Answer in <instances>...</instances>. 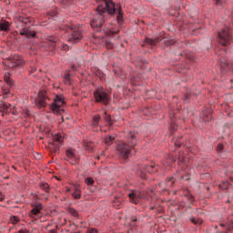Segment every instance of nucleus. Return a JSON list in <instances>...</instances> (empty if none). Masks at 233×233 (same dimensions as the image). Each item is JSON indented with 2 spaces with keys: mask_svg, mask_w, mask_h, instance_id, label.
Here are the masks:
<instances>
[{
  "mask_svg": "<svg viewBox=\"0 0 233 233\" xmlns=\"http://www.w3.org/2000/svg\"><path fill=\"white\" fill-rule=\"evenodd\" d=\"M66 192H70V188H67V189H66Z\"/></svg>",
  "mask_w": 233,
  "mask_h": 233,
  "instance_id": "603ef678",
  "label": "nucleus"
},
{
  "mask_svg": "<svg viewBox=\"0 0 233 233\" xmlns=\"http://www.w3.org/2000/svg\"><path fill=\"white\" fill-rule=\"evenodd\" d=\"M84 147L88 152H92L94 150V143L92 142H85Z\"/></svg>",
  "mask_w": 233,
  "mask_h": 233,
  "instance_id": "4be33fe9",
  "label": "nucleus"
},
{
  "mask_svg": "<svg viewBox=\"0 0 233 233\" xmlns=\"http://www.w3.org/2000/svg\"><path fill=\"white\" fill-rule=\"evenodd\" d=\"M10 30V24L6 20H2L0 22V31L1 32H8Z\"/></svg>",
  "mask_w": 233,
  "mask_h": 233,
  "instance_id": "2eb2a0df",
  "label": "nucleus"
},
{
  "mask_svg": "<svg viewBox=\"0 0 233 233\" xmlns=\"http://www.w3.org/2000/svg\"><path fill=\"white\" fill-rule=\"evenodd\" d=\"M106 116H105V121H106V123H110L112 121V116H110V115H106Z\"/></svg>",
  "mask_w": 233,
  "mask_h": 233,
  "instance_id": "72a5a7b5",
  "label": "nucleus"
},
{
  "mask_svg": "<svg viewBox=\"0 0 233 233\" xmlns=\"http://www.w3.org/2000/svg\"><path fill=\"white\" fill-rule=\"evenodd\" d=\"M228 228H229V229H230V228H233V221H231V222L229 223Z\"/></svg>",
  "mask_w": 233,
  "mask_h": 233,
  "instance_id": "49530a36",
  "label": "nucleus"
},
{
  "mask_svg": "<svg viewBox=\"0 0 233 233\" xmlns=\"http://www.w3.org/2000/svg\"><path fill=\"white\" fill-rule=\"evenodd\" d=\"M101 121V115H95L91 121L93 128H97L99 127V122Z\"/></svg>",
  "mask_w": 233,
  "mask_h": 233,
  "instance_id": "f3484780",
  "label": "nucleus"
},
{
  "mask_svg": "<svg viewBox=\"0 0 233 233\" xmlns=\"http://www.w3.org/2000/svg\"><path fill=\"white\" fill-rule=\"evenodd\" d=\"M182 179H185L186 181H188L190 178L188 177H183L182 176Z\"/></svg>",
  "mask_w": 233,
  "mask_h": 233,
  "instance_id": "a18cd8bd",
  "label": "nucleus"
},
{
  "mask_svg": "<svg viewBox=\"0 0 233 233\" xmlns=\"http://www.w3.org/2000/svg\"><path fill=\"white\" fill-rule=\"evenodd\" d=\"M95 103H101V105H108L110 103V94L103 87H98L94 91Z\"/></svg>",
  "mask_w": 233,
  "mask_h": 233,
  "instance_id": "7ed1b4c3",
  "label": "nucleus"
},
{
  "mask_svg": "<svg viewBox=\"0 0 233 233\" xmlns=\"http://www.w3.org/2000/svg\"><path fill=\"white\" fill-rule=\"evenodd\" d=\"M6 1H8V0H5V3H6Z\"/></svg>",
  "mask_w": 233,
  "mask_h": 233,
  "instance_id": "4d7b16f0",
  "label": "nucleus"
},
{
  "mask_svg": "<svg viewBox=\"0 0 233 233\" xmlns=\"http://www.w3.org/2000/svg\"><path fill=\"white\" fill-rule=\"evenodd\" d=\"M127 138L129 145L122 142L116 147V155L120 157L121 159H128V157L134 156V152H136V145H137V132H128Z\"/></svg>",
  "mask_w": 233,
  "mask_h": 233,
  "instance_id": "f03ea898",
  "label": "nucleus"
},
{
  "mask_svg": "<svg viewBox=\"0 0 233 233\" xmlns=\"http://www.w3.org/2000/svg\"><path fill=\"white\" fill-rule=\"evenodd\" d=\"M49 42H50L52 48H56V46H57V38H56L54 36H50Z\"/></svg>",
  "mask_w": 233,
  "mask_h": 233,
  "instance_id": "cd10ccee",
  "label": "nucleus"
},
{
  "mask_svg": "<svg viewBox=\"0 0 233 233\" xmlns=\"http://www.w3.org/2000/svg\"><path fill=\"white\" fill-rule=\"evenodd\" d=\"M177 159H178L179 163H183V158H181V157H178Z\"/></svg>",
  "mask_w": 233,
  "mask_h": 233,
  "instance_id": "09e8293b",
  "label": "nucleus"
},
{
  "mask_svg": "<svg viewBox=\"0 0 233 233\" xmlns=\"http://www.w3.org/2000/svg\"><path fill=\"white\" fill-rule=\"evenodd\" d=\"M5 200V195H3V193H0V201H4Z\"/></svg>",
  "mask_w": 233,
  "mask_h": 233,
  "instance_id": "79ce46f5",
  "label": "nucleus"
},
{
  "mask_svg": "<svg viewBox=\"0 0 233 233\" xmlns=\"http://www.w3.org/2000/svg\"><path fill=\"white\" fill-rule=\"evenodd\" d=\"M73 70H76V66H72Z\"/></svg>",
  "mask_w": 233,
  "mask_h": 233,
  "instance_id": "3c124183",
  "label": "nucleus"
},
{
  "mask_svg": "<svg viewBox=\"0 0 233 233\" xmlns=\"http://www.w3.org/2000/svg\"><path fill=\"white\" fill-rule=\"evenodd\" d=\"M109 32L111 35H116V34H119V30H116V31L110 30Z\"/></svg>",
  "mask_w": 233,
  "mask_h": 233,
  "instance_id": "ea45409f",
  "label": "nucleus"
},
{
  "mask_svg": "<svg viewBox=\"0 0 233 233\" xmlns=\"http://www.w3.org/2000/svg\"><path fill=\"white\" fill-rule=\"evenodd\" d=\"M65 79L66 81H70V75H66Z\"/></svg>",
  "mask_w": 233,
  "mask_h": 233,
  "instance_id": "37998d69",
  "label": "nucleus"
},
{
  "mask_svg": "<svg viewBox=\"0 0 233 233\" xmlns=\"http://www.w3.org/2000/svg\"><path fill=\"white\" fill-rule=\"evenodd\" d=\"M32 207H33V208L29 212L28 216L32 219H35V221H37L39 219V218H41V216H43L41 214V211L43 210V204H41L40 202H35V203L32 204Z\"/></svg>",
  "mask_w": 233,
  "mask_h": 233,
  "instance_id": "423d86ee",
  "label": "nucleus"
},
{
  "mask_svg": "<svg viewBox=\"0 0 233 233\" xmlns=\"http://www.w3.org/2000/svg\"><path fill=\"white\" fill-rule=\"evenodd\" d=\"M116 15L118 25H123L125 18L121 5L115 4L113 0H101L91 21L92 28H101L110 15Z\"/></svg>",
  "mask_w": 233,
  "mask_h": 233,
  "instance_id": "f257e3e1",
  "label": "nucleus"
},
{
  "mask_svg": "<svg viewBox=\"0 0 233 233\" xmlns=\"http://www.w3.org/2000/svg\"><path fill=\"white\" fill-rule=\"evenodd\" d=\"M128 198L130 203L138 205L139 201H141V191L134 189L128 194Z\"/></svg>",
  "mask_w": 233,
  "mask_h": 233,
  "instance_id": "1a4fd4ad",
  "label": "nucleus"
},
{
  "mask_svg": "<svg viewBox=\"0 0 233 233\" xmlns=\"http://www.w3.org/2000/svg\"><path fill=\"white\" fill-rule=\"evenodd\" d=\"M60 48H61V50H68L70 48V46H68V45H66V44H62L60 46Z\"/></svg>",
  "mask_w": 233,
  "mask_h": 233,
  "instance_id": "f704fd0d",
  "label": "nucleus"
},
{
  "mask_svg": "<svg viewBox=\"0 0 233 233\" xmlns=\"http://www.w3.org/2000/svg\"><path fill=\"white\" fill-rule=\"evenodd\" d=\"M39 187L41 190H44L46 194H50V185H48V183L40 182Z\"/></svg>",
  "mask_w": 233,
  "mask_h": 233,
  "instance_id": "aec40b11",
  "label": "nucleus"
},
{
  "mask_svg": "<svg viewBox=\"0 0 233 233\" xmlns=\"http://www.w3.org/2000/svg\"><path fill=\"white\" fill-rule=\"evenodd\" d=\"M114 137L112 136H106L104 139L106 145H107V147H110V145H112V143H114Z\"/></svg>",
  "mask_w": 233,
  "mask_h": 233,
  "instance_id": "b1692460",
  "label": "nucleus"
},
{
  "mask_svg": "<svg viewBox=\"0 0 233 233\" xmlns=\"http://www.w3.org/2000/svg\"><path fill=\"white\" fill-rule=\"evenodd\" d=\"M217 152L218 154H221V152H223V144H218V146L217 147Z\"/></svg>",
  "mask_w": 233,
  "mask_h": 233,
  "instance_id": "473e14b6",
  "label": "nucleus"
},
{
  "mask_svg": "<svg viewBox=\"0 0 233 233\" xmlns=\"http://www.w3.org/2000/svg\"><path fill=\"white\" fill-rule=\"evenodd\" d=\"M18 233H30V231L26 230V229H20L18 231Z\"/></svg>",
  "mask_w": 233,
  "mask_h": 233,
  "instance_id": "a19ab883",
  "label": "nucleus"
},
{
  "mask_svg": "<svg viewBox=\"0 0 233 233\" xmlns=\"http://www.w3.org/2000/svg\"><path fill=\"white\" fill-rule=\"evenodd\" d=\"M72 196L74 199H81V189H79V187H76Z\"/></svg>",
  "mask_w": 233,
  "mask_h": 233,
  "instance_id": "412c9836",
  "label": "nucleus"
},
{
  "mask_svg": "<svg viewBox=\"0 0 233 233\" xmlns=\"http://www.w3.org/2000/svg\"><path fill=\"white\" fill-rule=\"evenodd\" d=\"M175 162H176V158H174V157L172 156H169L167 161L164 163V167H170V165H172V163H175Z\"/></svg>",
  "mask_w": 233,
  "mask_h": 233,
  "instance_id": "393cba45",
  "label": "nucleus"
},
{
  "mask_svg": "<svg viewBox=\"0 0 233 233\" xmlns=\"http://www.w3.org/2000/svg\"><path fill=\"white\" fill-rule=\"evenodd\" d=\"M69 213L74 216V218H79V212L74 208L69 209Z\"/></svg>",
  "mask_w": 233,
  "mask_h": 233,
  "instance_id": "c756f323",
  "label": "nucleus"
},
{
  "mask_svg": "<svg viewBox=\"0 0 233 233\" xmlns=\"http://www.w3.org/2000/svg\"><path fill=\"white\" fill-rule=\"evenodd\" d=\"M63 141V136L59 133L53 135V143L50 144V148L55 154L59 152V144Z\"/></svg>",
  "mask_w": 233,
  "mask_h": 233,
  "instance_id": "6e6552de",
  "label": "nucleus"
},
{
  "mask_svg": "<svg viewBox=\"0 0 233 233\" xmlns=\"http://www.w3.org/2000/svg\"><path fill=\"white\" fill-rule=\"evenodd\" d=\"M184 201H188L189 207L194 203V196L187 194L183 197Z\"/></svg>",
  "mask_w": 233,
  "mask_h": 233,
  "instance_id": "5701e85b",
  "label": "nucleus"
},
{
  "mask_svg": "<svg viewBox=\"0 0 233 233\" xmlns=\"http://www.w3.org/2000/svg\"><path fill=\"white\" fill-rule=\"evenodd\" d=\"M220 226L225 227V225H224V224H220Z\"/></svg>",
  "mask_w": 233,
  "mask_h": 233,
  "instance_id": "864d4df0",
  "label": "nucleus"
},
{
  "mask_svg": "<svg viewBox=\"0 0 233 233\" xmlns=\"http://www.w3.org/2000/svg\"><path fill=\"white\" fill-rule=\"evenodd\" d=\"M48 101H50V98L47 97L46 93L41 91L38 94V97L35 99V105L37 108H46V105H48Z\"/></svg>",
  "mask_w": 233,
  "mask_h": 233,
  "instance_id": "0eeeda50",
  "label": "nucleus"
},
{
  "mask_svg": "<svg viewBox=\"0 0 233 233\" xmlns=\"http://www.w3.org/2000/svg\"><path fill=\"white\" fill-rule=\"evenodd\" d=\"M218 42L221 45V46H228V45L232 43V35H230L228 27H226L222 31L218 32Z\"/></svg>",
  "mask_w": 233,
  "mask_h": 233,
  "instance_id": "20e7f679",
  "label": "nucleus"
},
{
  "mask_svg": "<svg viewBox=\"0 0 233 233\" xmlns=\"http://www.w3.org/2000/svg\"><path fill=\"white\" fill-rule=\"evenodd\" d=\"M62 121H64V118H63V116H62Z\"/></svg>",
  "mask_w": 233,
  "mask_h": 233,
  "instance_id": "6e6d98bb",
  "label": "nucleus"
},
{
  "mask_svg": "<svg viewBox=\"0 0 233 233\" xmlns=\"http://www.w3.org/2000/svg\"><path fill=\"white\" fill-rule=\"evenodd\" d=\"M66 160L71 163V165H76L77 162V157H76V153L74 152V149H67L66 151Z\"/></svg>",
  "mask_w": 233,
  "mask_h": 233,
  "instance_id": "9b49d317",
  "label": "nucleus"
},
{
  "mask_svg": "<svg viewBox=\"0 0 233 233\" xmlns=\"http://www.w3.org/2000/svg\"><path fill=\"white\" fill-rule=\"evenodd\" d=\"M182 145H183V142L178 141L177 139L175 140V146H176V147H181Z\"/></svg>",
  "mask_w": 233,
  "mask_h": 233,
  "instance_id": "58836bf2",
  "label": "nucleus"
},
{
  "mask_svg": "<svg viewBox=\"0 0 233 233\" xmlns=\"http://www.w3.org/2000/svg\"><path fill=\"white\" fill-rule=\"evenodd\" d=\"M23 65H25V60H23V57H21L20 56H14L11 66H23Z\"/></svg>",
  "mask_w": 233,
  "mask_h": 233,
  "instance_id": "f8f14e48",
  "label": "nucleus"
},
{
  "mask_svg": "<svg viewBox=\"0 0 233 233\" xmlns=\"http://www.w3.org/2000/svg\"><path fill=\"white\" fill-rule=\"evenodd\" d=\"M11 105H7L5 102H2L0 105V108L3 110L5 114H10L12 112Z\"/></svg>",
  "mask_w": 233,
  "mask_h": 233,
  "instance_id": "a211bd4d",
  "label": "nucleus"
},
{
  "mask_svg": "<svg viewBox=\"0 0 233 233\" xmlns=\"http://www.w3.org/2000/svg\"><path fill=\"white\" fill-rule=\"evenodd\" d=\"M3 91H4V94H10V91H9V90L3 89Z\"/></svg>",
  "mask_w": 233,
  "mask_h": 233,
  "instance_id": "de8ad7c7",
  "label": "nucleus"
},
{
  "mask_svg": "<svg viewBox=\"0 0 233 233\" xmlns=\"http://www.w3.org/2000/svg\"><path fill=\"white\" fill-rule=\"evenodd\" d=\"M21 35H25V37H35V31H30L28 28H23L20 31Z\"/></svg>",
  "mask_w": 233,
  "mask_h": 233,
  "instance_id": "ddd939ff",
  "label": "nucleus"
},
{
  "mask_svg": "<svg viewBox=\"0 0 233 233\" xmlns=\"http://www.w3.org/2000/svg\"><path fill=\"white\" fill-rule=\"evenodd\" d=\"M19 221V218L17 217H11V223L13 225H16V223Z\"/></svg>",
  "mask_w": 233,
  "mask_h": 233,
  "instance_id": "2f4dec72",
  "label": "nucleus"
},
{
  "mask_svg": "<svg viewBox=\"0 0 233 233\" xmlns=\"http://www.w3.org/2000/svg\"><path fill=\"white\" fill-rule=\"evenodd\" d=\"M203 121H205L206 123L208 121H210V119H212V110L211 109H206L203 114Z\"/></svg>",
  "mask_w": 233,
  "mask_h": 233,
  "instance_id": "dca6fc26",
  "label": "nucleus"
},
{
  "mask_svg": "<svg viewBox=\"0 0 233 233\" xmlns=\"http://www.w3.org/2000/svg\"><path fill=\"white\" fill-rule=\"evenodd\" d=\"M136 221H137V218L133 219V223H136Z\"/></svg>",
  "mask_w": 233,
  "mask_h": 233,
  "instance_id": "8fccbe9b",
  "label": "nucleus"
},
{
  "mask_svg": "<svg viewBox=\"0 0 233 233\" xmlns=\"http://www.w3.org/2000/svg\"><path fill=\"white\" fill-rule=\"evenodd\" d=\"M190 221L193 223V225H201V223H203V221L198 220L195 218H191Z\"/></svg>",
  "mask_w": 233,
  "mask_h": 233,
  "instance_id": "7c9ffc66",
  "label": "nucleus"
},
{
  "mask_svg": "<svg viewBox=\"0 0 233 233\" xmlns=\"http://www.w3.org/2000/svg\"><path fill=\"white\" fill-rule=\"evenodd\" d=\"M86 233H99V232L97 231V229L91 228L87 229Z\"/></svg>",
  "mask_w": 233,
  "mask_h": 233,
  "instance_id": "4c0bfd02",
  "label": "nucleus"
},
{
  "mask_svg": "<svg viewBox=\"0 0 233 233\" xmlns=\"http://www.w3.org/2000/svg\"><path fill=\"white\" fill-rule=\"evenodd\" d=\"M174 183H176V179L174 177H169L167 181V187H174Z\"/></svg>",
  "mask_w": 233,
  "mask_h": 233,
  "instance_id": "c85d7f7f",
  "label": "nucleus"
},
{
  "mask_svg": "<svg viewBox=\"0 0 233 233\" xmlns=\"http://www.w3.org/2000/svg\"><path fill=\"white\" fill-rule=\"evenodd\" d=\"M63 105H65V101L59 96L54 99V102L50 105V110L53 114H56L61 116V114L65 113V109H63Z\"/></svg>",
  "mask_w": 233,
  "mask_h": 233,
  "instance_id": "39448f33",
  "label": "nucleus"
},
{
  "mask_svg": "<svg viewBox=\"0 0 233 233\" xmlns=\"http://www.w3.org/2000/svg\"><path fill=\"white\" fill-rule=\"evenodd\" d=\"M216 1V5H218V6H223V4L225 3L224 0H215Z\"/></svg>",
  "mask_w": 233,
  "mask_h": 233,
  "instance_id": "c9c22d12",
  "label": "nucleus"
},
{
  "mask_svg": "<svg viewBox=\"0 0 233 233\" xmlns=\"http://www.w3.org/2000/svg\"><path fill=\"white\" fill-rule=\"evenodd\" d=\"M146 170L149 174H154L155 172H157V170H159V166H156V165L147 166Z\"/></svg>",
  "mask_w": 233,
  "mask_h": 233,
  "instance_id": "6ab92c4d",
  "label": "nucleus"
},
{
  "mask_svg": "<svg viewBox=\"0 0 233 233\" xmlns=\"http://www.w3.org/2000/svg\"><path fill=\"white\" fill-rule=\"evenodd\" d=\"M5 81L9 86H14V80L10 77V74L5 75Z\"/></svg>",
  "mask_w": 233,
  "mask_h": 233,
  "instance_id": "bb28decb",
  "label": "nucleus"
},
{
  "mask_svg": "<svg viewBox=\"0 0 233 233\" xmlns=\"http://www.w3.org/2000/svg\"><path fill=\"white\" fill-rule=\"evenodd\" d=\"M83 39V33L79 30H74L71 35L68 36L69 43H73V45H76V43H79Z\"/></svg>",
  "mask_w": 233,
  "mask_h": 233,
  "instance_id": "9d476101",
  "label": "nucleus"
},
{
  "mask_svg": "<svg viewBox=\"0 0 233 233\" xmlns=\"http://www.w3.org/2000/svg\"><path fill=\"white\" fill-rule=\"evenodd\" d=\"M106 48L112 49L114 48V44H112L111 42H106Z\"/></svg>",
  "mask_w": 233,
  "mask_h": 233,
  "instance_id": "e433bc0d",
  "label": "nucleus"
},
{
  "mask_svg": "<svg viewBox=\"0 0 233 233\" xmlns=\"http://www.w3.org/2000/svg\"><path fill=\"white\" fill-rule=\"evenodd\" d=\"M230 181H233V178H230Z\"/></svg>",
  "mask_w": 233,
  "mask_h": 233,
  "instance_id": "5fc2aeb1",
  "label": "nucleus"
},
{
  "mask_svg": "<svg viewBox=\"0 0 233 233\" xmlns=\"http://www.w3.org/2000/svg\"><path fill=\"white\" fill-rule=\"evenodd\" d=\"M159 41H161L159 37H157L155 39L147 37L145 39V45H148L149 46H156L157 43H159Z\"/></svg>",
  "mask_w": 233,
  "mask_h": 233,
  "instance_id": "4468645a",
  "label": "nucleus"
},
{
  "mask_svg": "<svg viewBox=\"0 0 233 233\" xmlns=\"http://www.w3.org/2000/svg\"><path fill=\"white\" fill-rule=\"evenodd\" d=\"M85 183L87 185V187H93V185L96 183V180L90 177H87L85 178Z\"/></svg>",
  "mask_w": 233,
  "mask_h": 233,
  "instance_id": "a878e982",
  "label": "nucleus"
},
{
  "mask_svg": "<svg viewBox=\"0 0 233 233\" xmlns=\"http://www.w3.org/2000/svg\"><path fill=\"white\" fill-rule=\"evenodd\" d=\"M22 22L24 23V25H28V19H23Z\"/></svg>",
  "mask_w": 233,
  "mask_h": 233,
  "instance_id": "c03bdc74",
  "label": "nucleus"
}]
</instances>
